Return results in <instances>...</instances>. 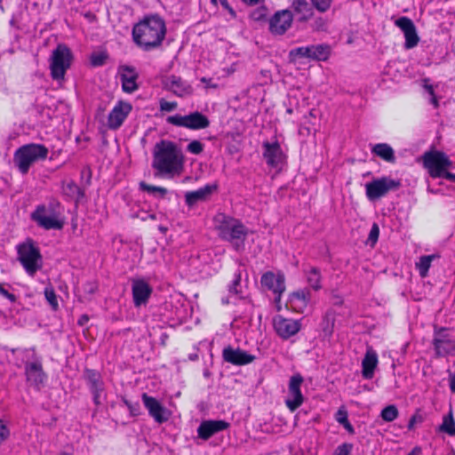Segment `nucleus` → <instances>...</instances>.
<instances>
[{
  "mask_svg": "<svg viewBox=\"0 0 455 455\" xmlns=\"http://www.w3.org/2000/svg\"><path fill=\"white\" fill-rule=\"evenodd\" d=\"M151 166L155 176L173 179L180 176L184 170L185 156L182 149L174 141L161 140L156 142L152 151Z\"/></svg>",
  "mask_w": 455,
  "mask_h": 455,
  "instance_id": "f257e3e1",
  "label": "nucleus"
},
{
  "mask_svg": "<svg viewBox=\"0 0 455 455\" xmlns=\"http://www.w3.org/2000/svg\"><path fill=\"white\" fill-rule=\"evenodd\" d=\"M165 35V22L157 14L146 16L132 28L134 43L144 51H151L159 47Z\"/></svg>",
  "mask_w": 455,
  "mask_h": 455,
  "instance_id": "f03ea898",
  "label": "nucleus"
},
{
  "mask_svg": "<svg viewBox=\"0 0 455 455\" xmlns=\"http://www.w3.org/2000/svg\"><path fill=\"white\" fill-rule=\"evenodd\" d=\"M219 236L232 243L235 251L244 247V241L248 235V228L241 220L224 213H219L214 218Z\"/></svg>",
  "mask_w": 455,
  "mask_h": 455,
  "instance_id": "7ed1b4c3",
  "label": "nucleus"
},
{
  "mask_svg": "<svg viewBox=\"0 0 455 455\" xmlns=\"http://www.w3.org/2000/svg\"><path fill=\"white\" fill-rule=\"evenodd\" d=\"M49 150L43 144L29 143L20 147L13 155V163L21 174H27L31 165L47 158Z\"/></svg>",
  "mask_w": 455,
  "mask_h": 455,
  "instance_id": "20e7f679",
  "label": "nucleus"
},
{
  "mask_svg": "<svg viewBox=\"0 0 455 455\" xmlns=\"http://www.w3.org/2000/svg\"><path fill=\"white\" fill-rule=\"evenodd\" d=\"M60 204L58 201H51L47 205L40 204L31 214V219L36 224L46 229L60 230L63 228L64 222L60 219Z\"/></svg>",
  "mask_w": 455,
  "mask_h": 455,
  "instance_id": "39448f33",
  "label": "nucleus"
},
{
  "mask_svg": "<svg viewBox=\"0 0 455 455\" xmlns=\"http://www.w3.org/2000/svg\"><path fill=\"white\" fill-rule=\"evenodd\" d=\"M17 254L18 260L28 275L34 276L42 268V255L32 239L18 244Z\"/></svg>",
  "mask_w": 455,
  "mask_h": 455,
  "instance_id": "423d86ee",
  "label": "nucleus"
},
{
  "mask_svg": "<svg viewBox=\"0 0 455 455\" xmlns=\"http://www.w3.org/2000/svg\"><path fill=\"white\" fill-rule=\"evenodd\" d=\"M73 54L64 44H60L52 51L49 59V68L53 80H63L68 69L71 67Z\"/></svg>",
  "mask_w": 455,
  "mask_h": 455,
  "instance_id": "0eeeda50",
  "label": "nucleus"
},
{
  "mask_svg": "<svg viewBox=\"0 0 455 455\" xmlns=\"http://www.w3.org/2000/svg\"><path fill=\"white\" fill-rule=\"evenodd\" d=\"M24 354L28 355L31 361L25 362V376L27 382L36 389H40L47 379V374L43 369L42 358L36 354L35 347L22 349Z\"/></svg>",
  "mask_w": 455,
  "mask_h": 455,
  "instance_id": "6e6552de",
  "label": "nucleus"
},
{
  "mask_svg": "<svg viewBox=\"0 0 455 455\" xmlns=\"http://www.w3.org/2000/svg\"><path fill=\"white\" fill-rule=\"evenodd\" d=\"M402 186L400 180H394L388 176L374 179L365 184V194L370 201H376L385 196L390 191H395Z\"/></svg>",
  "mask_w": 455,
  "mask_h": 455,
  "instance_id": "1a4fd4ad",
  "label": "nucleus"
},
{
  "mask_svg": "<svg viewBox=\"0 0 455 455\" xmlns=\"http://www.w3.org/2000/svg\"><path fill=\"white\" fill-rule=\"evenodd\" d=\"M432 346L435 357L455 356V339L445 327H434Z\"/></svg>",
  "mask_w": 455,
  "mask_h": 455,
  "instance_id": "9d476101",
  "label": "nucleus"
},
{
  "mask_svg": "<svg viewBox=\"0 0 455 455\" xmlns=\"http://www.w3.org/2000/svg\"><path fill=\"white\" fill-rule=\"evenodd\" d=\"M331 54V48L328 44H311L293 48L289 52V57L292 60L298 59H309L312 60L324 61Z\"/></svg>",
  "mask_w": 455,
  "mask_h": 455,
  "instance_id": "9b49d317",
  "label": "nucleus"
},
{
  "mask_svg": "<svg viewBox=\"0 0 455 455\" xmlns=\"http://www.w3.org/2000/svg\"><path fill=\"white\" fill-rule=\"evenodd\" d=\"M167 122L178 127L201 130L210 126L209 118L201 112L195 111L186 116L176 114L167 117Z\"/></svg>",
  "mask_w": 455,
  "mask_h": 455,
  "instance_id": "f8f14e48",
  "label": "nucleus"
},
{
  "mask_svg": "<svg viewBox=\"0 0 455 455\" xmlns=\"http://www.w3.org/2000/svg\"><path fill=\"white\" fill-rule=\"evenodd\" d=\"M272 324L276 335L283 340L295 336L302 328L301 320L286 318L282 315H275Z\"/></svg>",
  "mask_w": 455,
  "mask_h": 455,
  "instance_id": "ddd939ff",
  "label": "nucleus"
},
{
  "mask_svg": "<svg viewBox=\"0 0 455 455\" xmlns=\"http://www.w3.org/2000/svg\"><path fill=\"white\" fill-rule=\"evenodd\" d=\"M84 378L92 395L93 403L97 406L100 405L106 397L105 383L100 372L92 369H85Z\"/></svg>",
  "mask_w": 455,
  "mask_h": 455,
  "instance_id": "4468645a",
  "label": "nucleus"
},
{
  "mask_svg": "<svg viewBox=\"0 0 455 455\" xmlns=\"http://www.w3.org/2000/svg\"><path fill=\"white\" fill-rule=\"evenodd\" d=\"M302 383L303 378L300 374L292 375L289 380L285 405L291 412L295 411L304 402V396L300 390Z\"/></svg>",
  "mask_w": 455,
  "mask_h": 455,
  "instance_id": "2eb2a0df",
  "label": "nucleus"
},
{
  "mask_svg": "<svg viewBox=\"0 0 455 455\" xmlns=\"http://www.w3.org/2000/svg\"><path fill=\"white\" fill-rule=\"evenodd\" d=\"M141 399L150 417L158 424H163L171 417L170 411L164 407L156 398L143 393Z\"/></svg>",
  "mask_w": 455,
  "mask_h": 455,
  "instance_id": "dca6fc26",
  "label": "nucleus"
},
{
  "mask_svg": "<svg viewBox=\"0 0 455 455\" xmlns=\"http://www.w3.org/2000/svg\"><path fill=\"white\" fill-rule=\"evenodd\" d=\"M443 152L442 151H427L423 156V165L428 170V173L432 178H441L445 172L443 169Z\"/></svg>",
  "mask_w": 455,
  "mask_h": 455,
  "instance_id": "f3484780",
  "label": "nucleus"
},
{
  "mask_svg": "<svg viewBox=\"0 0 455 455\" xmlns=\"http://www.w3.org/2000/svg\"><path fill=\"white\" fill-rule=\"evenodd\" d=\"M292 14L288 10L277 11L269 20V31L273 35H283L291 26Z\"/></svg>",
  "mask_w": 455,
  "mask_h": 455,
  "instance_id": "a211bd4d",
  "label": "nucleus"
},
{
  "mask_svg": "<svg viewBox=\"0 0 455 455\" xmlns=\"http://www.w3.org/2000/svg\"><path fill=\"white\" fill-rule=\"evenodd\" d=\"M222 358L226 363L242 366L252 363L256 357L239 347L234 348L231 346H228L222 350Z\"/></svg>",
  "mask_w": 455,
  "mask_h": 455,
  "instance_id": "6ab92c4d",
  "label": "nucleus"
},
{
  "mask_svg": "<svg viewBox=\"0 0 455 455\" xmlns=\"http://www.w3.org/2000/svg\"><path fill=\"white\" fill-rule=\"evenodd\" d=\"M395 24L403 33L405 37L404 48L412 49L418 45L419 37L417 34L416 27L413 21L408 17H400L395 20Z\"/></svg>",
  "mask_w": 455,
  "mask_h": 455,
  "instance_id": "aec40b11",
  "label": "nucleus"
},
{
  "mask_svg": "<svg viewBox=\"0 0 455 455\" xmlns=\"http://www.w3.org/2000/svg\"><path fill=\"white\" fill-rule=\"evenodd\" d=\"M262 148L263 158L268 166L275 168L283 162L285 155L276 140L274 142L264 141Z\"/></svg>",
  "mask_w": 455,
  "mask_h": 455,
  "instance_id": "412c9836",
  "label": "nucleus"
},
{
  "mask_svg": "<svg viewBox=\"0 0 455 455\" xmlns=\"http://www.w3.org/2000/svg\"><path fill=\"white\" fill-rule=\"evenodd\" d=\"M132 109L129 102L118 101L108 116V126L111 130L118 129Z\"/></svg>",
  "mask_w": 455,
  "mask_h": 455,
  "instance_id": "4be33fe9",
  "label": "nucleus"
},
{
  "mask_svg": "<svg viewBox=\"0 0 455 455\" xmlns=\"http://www.w3.org/2000/svg\"><path fill=\"white\" fill-rule=\"evenodd\" d=\"M151 286L143 279L132 281V292L133 304L136 307L146 305L152 294Z\"/></svg>",
  "mask_w": 455,
  "mask_h": 455,
  "instance_id": "5701e85b",
  "label": "nucleus"
},
{
  "mask_svg": "<svg viewBox=\"0 0 455 455\" xmlns=\"http://www.w3.org/2000/svg\"><path fill=\"white\" fill-rule=\"evenodd\" d=\"M164 87L178 97L189 95L193 92L192 86L180 76L171 75L164 78Z\"/></svg>",
  "mask_w": 455,
  "mask_h": 455,
  "instance_id": "b1692460",
  "label": "nucleus"
},
{
  "mask_svg": "<svg viewBox=\"0 0 455 455\" xmlns=\"http://www.w3.org/2000/svg\"><path fill=\"white\" fill-rule=\"evenodd\" d=\"M229 423L225 420H204L197 428L199 438L206 441L215 434L229 427Z\"/></svg>",
  "mask_w": 455,
  "mask_h": 455,
  "instance_id": "393cba45",
  "label": "nucleus"
},
{
  "mask_svg": "<svg viewBox=\"0 0 455 455\" xmlns=\"http://www.w3.org/2000/svg\"><path fill=\"white\" fill-rule=\"evenodd\" d=\"M260 283L274 293H283L285 291V277L283 273L275 275L272 271H267L262 275Z\"/></svg>",
  "mask_w": 455,
  "mask_h": 455,
  "instance_id": "a878e982",
  "label": "nucleus"
},
{
  "mask_svg": "<svg viewBox=\"0 0 455 455\" xmlns=\"http://www.w3.org/2000/svg\"><path fill=\"white\" fill-rule=\"evenodd\" d=\"M378 363L379 359L376 351L372 347L367 348L362 361V376L364 379H371L373 378Z\"/></svg>",
  "mask_w": 455,
  "mask_h": 455,
  "instance_id": "bb28decb",
  "label": "nucleus"
},
{
  "mask_svg": "<svg viewBox=\"0 0 455 455\" xmlns=\"http://www.w3.org/2000/svg\"><path fill=\"white\" fill-rule=\"evenodd\" d=\"M311 299V292L307 288H303L291 292L289 296V302L296 312L302 313Z\"/></svg>",
  "mask_w": 455,
  "mask_h": 455,
  "instance_id": "cd10ccee",
  "label": "nucleus"
},
{
  "mask_svg": "<svg viewBox=\"0 0 455 455\" xmlns=\"http://www.w3.org/2000/svg\"><path fill=\"white\" fill-rule=\"evenodd\" d=\"M216 188V185L208 184L197 190L187 192L185 194L186 204L192 207L198 202L205 201Z\"/></svg>",
  "mask_w": 455,
  "mask_h": 455,
  "instance_id": "c85d7f7f",
  "label": "nucleus"
},
{
  "mask_svg": "<svg viewBox=\"0 0 455 455\" xmlns=\"http://www.w3.org/2000/svg\"><path fill=\"white\" fill-rule=\"evenodd\" d=\"M61 190L67 200L76 203H79L84 196V191L74 180L63 181Z\"/></svg>",
  "mask_w": 455,
  "mask_h": 455,
  "instance_id": "c756f323",
  "label": "nucleus"
},
{
  "mask_svg": "<svg viewBox=\"0 0 455 455\" xmlns=\"http://www.w3.org/2000/svg\"><path fill=\"white\" fill-rule=\"evenodd\" d=\"M372 155L379 157L383 161L395 164L396 161L395 153L393 148L387 143H378L371 147Z\"/></svg>",
  "mask_w": 455,
  "mask_h": 455,
  "instance_id": "7c9ffc66",
  "label": "nucleus"
},
{
  "mask_svg": "<svg viewBox=\"0 0 455 455\" xmlns=\"http://www.w3.org/2000/svg\"><path fill=\"white\" fill-rule=\"evenodd\" d=\"M303 272L307 283L313 290L318 291L322 288V275L319 267L308 266L303 269Z\"/></svg>",
  "mask_w": 455,
  "mask_h": 455,
  "instance_id": "2f4dec72",
  "label": "nucleus"
},
{
  "mask_svg": "<svg viewBox=\"0 0 455 455\" xmlns=\"http://www.w3.org/2000/svg\"><path fill=\"white\" fill-rule=\"evenodd\" d=\"M335 318L332 314L326 313L321 323L322 331L326 338L331 337L334 331Z\"/></svg>",
  "mask_w": 455,
  "mask_h": 455,
  "instance_id": "473e14b6",
  "label": "nucleus"
},
{
  "mask_svg": "<svg viewBox=\"0 0 455 455\" xmlns=\"http://www.w3.org/2000/svg\"><path fill=\"white\" fill-rule=\"evenodd\" d=\"M435 258V255H427L420 257L419 261L417 263V268L421 277H426L427 275L431 262Z\"/></svg>",
  "mask_w": 455,
  "mask_h": 455,
  "instance_id": "72a5a7b5",
  "label": "nucleus"
},
{
  "mask_svg": "<svg viewBox=\"0 0 455 455\" xmlns=\"http://www.w3.org/2000/svg\"><path fill=\"white\" fill-rule=\"evenodd\" d=\"M439 431L451 436L455 435V421L451 414L443 417V423L439 426Z\"/></svg>",
  "mask_w": 455,
  "mask_h": 455,
  "instance_id": "f704fd0d",
  "label": "nucleus"
},
{
  "mask_svg": "<svg viewBox=\"0 0 455 455\" xmlns=\"http://www.w3.org/2000/svg\"><path fill=\"white\" fill-rule=\"evenodd\" d=\"M242 277L241 272L237 271L234 275V279L231 283L228 285V292L230 294H234L238 296L239 298H243V291H242Z\"/></svg>",
  "mask_w": 455,
  "mask_h": 455,
  "instance_id": "c9c22d12",
  "label": "nucleus"
},
{
  "mask_svg": "<svg viewBox=\"0 0 455 455\" xmlns=\"http://www.w3.org/2000/svg\"><path fill=\"white\" fill-rule=\"evenodd\" d=\"M137 76L135 75H132L128 76L126 75L121 76L122 88L125 92L132 93L135 90H137L138 85L136 84Z\"/></svg>",
  "mask_w": 455,
  "mask_h": 455,
  "instance_id": "e433bc0d",
  "label": "nucleus"
},
{
  "mask_svg": "<svg viewBox=\"0 0 455 455\" xmlns=\"http://www.w3.org/2000/svg\"><path fill=\"white\" fill-rule=\"evenodd\" d=\"M399 415L398 409L395 405H388L385 407L380 413L382 419L386 422L394 421Z\"/></svg>",
  "mask_w": 455,
  "mask_h": 455,
  "instance_id": "4c0bfd02",
  "label": "nucleus"
},
{
  "mask_svg": "<svg viewBox=\"0 0 455 455\" xmlns=\"http://www.w3.org/2000/svg\"><path fill=\"white\" fill-rule=\"evenodd\" d=\"M292 7L294 11L299 13H303L302 19H307L310 15V8L307 3V0H293Z\"/></svg>",
  "mask_w": 455,
  "mask_h": 455,
  "instance_id": "58836bf2",
  "label": "nucleus"
},
{
  "mask_svg": "<svg viewBox=\"0 0 455 455\" xmlns=\"http://www.w3.org/2000/svg\"><path fill=\"white\" fill-rule=\"evenodd\" d=\"M268 13V8L266 5L261 4L251 12L250 17L255 21H262L267 19Z\"/></svg>",
  "mask_w": 455,
  "mask_h": 455,
  "instance_id": "ea45409f",
  "label": "nucleus"
},
{
  "mask_svg": "<svg viewBox=\"0 0 455 455\" xmlns=\"http://www.w3.org/2000/svg\"><path fill=\"white\" fill-rule=\"evenodd\" d=\"M108 59V54L106 52H93L91 55L90 60L91 64L93 67H100L105 64L106 60Z\"/></svg>",
  "mask_w": 455,
  "mask_h": 455,
  "instance_id": "a19ab883",
  "label": "nucleus"
},
{
  "mask_svg": "<svg viewBox=\"0 0 455 455\" xmlns=\"http://www.w3.org/2000/svg\"><path fill=\"white\" fill-rule=\"evenodd\" d=\"M354 449V445L351 443H343L336 447L331 455H350Z\"/></svg>",
  "mask_w": 455,
  "mask_h": 455,
  "instance_id": "79ce46f5",
  "label": "nucleus"
},
{
  "mask_svg": "<svg viewBox=\"0 0 455 455\" xmlns=\"http://www.w3.org/2000/svg\"><path fill=\"white\" fill-rule=\"evenodd\" d=\"M44 296L48 303L51 305L53 310H56L59 307L57 296L52 288L44 289Z\"/></svg>",
  "mask_w": 455,
  "mask_h": 455,
  "instance_id": "37998d69",
  "label": "nucleus"
},
{
  "mask_svg": "<svg viewBox=\"0 0 455 455\" xmlns=\"http://www.w3.org/2000/svg\"><path fill=\"white\" fill-rule=\"evenodd\" d=\"M122 402L128 408L131 416L136 417L140 414V405L138 402L132 403L125 397L122 398Z\"/></svg>",
  "mask_w": 455,
  "mask_h": 455,
  "instance_id": "c03bdc74",
  "label": "nucleus"
},
{
  "mask_svg": "<svg viewBox=\"0 0 455 455\" xmlns=\"http://www.w3.org/2000/svg\"><path fill=\"white\" fill-rule=\"evenodd\" d=\"M204 148V145L199 140H192L187 146V151L193 155H200Z\"/></svg>",
  "mask_w": 455,
  "mask_h": 455,
  "instance_id": "a18cd8bd",
  "label": "nucleus"
},
{
  "mask_svg": "<svg viewBox=\"0 0 455 455\" xmlns=\"http://www.w3.org/2000/svg\"><path fill=\"white\" fill-rule=\"evenodd\" d=\"M379 235V228L377 223H373L368 235L367 243L373 247L378 241Z\"/></svg>",
  "mask_w": 455,
  "mask_h": 455,
  "instance_id": "49530a36",
  "label": "nucleus"
},
{
  "mask_svg": "<svg viewBox=\"0 0 455 455\" xmlns=\"http://www.w3.org/2000/svg\"><path fill=\"white\" fill-rule=\"evenodd\" d=\"M313 6L321 12H326L331 4V0H311Z\"/></svg>",
  "mask_w": 455,
  "mask_h": 455,
  "instance_id": "de8ad7c7",
  "label": "nucleus"
},
{
  "mask_svg": "<svg viewBox=\"0 0 455 455\" xmlns=\"http://www.w3.org/2000/svg\"><path fill=\"white\" fill-rule=\"evenodd\" d=\"M10 436V429L3 419H0V446Z\"/></svg>",
  "mask_w": 455,
  "mask_h": 455,
  "instance_id": "09e8293b",
  "label": "nucleus"
},
{
  "mask_svg": "<svg viewBox=\"0 0 455 455\" xmlns=\"http://www.w3.org/2000/svg\"><path fill=\"white\" fill-rule=\"evenodd\" d=\"M139 187L141 191L147 192L154 196H157L158 190H151L149 188H157L158 186L149 185V184L146 183L145 181H140L139 184Z\"/></svg>",
  "mask_w": 455,
  "mask_h": 455,
  "instance_id": "8fccbe9b",
  "label": "nucleus"
},
{
  "mask_svg": "<svg viewBox=\"0 0 455 455\" xmlns=\"http://www.w3.org/2000/svg\"><path fill=\"white\" fill-rule=\"evenodd\" d=\"M335 419L340 425L347 419H348L347 411L344 407L339 408L338 411L335 413Z\"/></svg>",
  "mask_w": 455,
  "mask_h": 455,
  "instance_id": "3c124183",
  "label": "nucleus"
},
{
  "mask_svg": "<svg viewBox=\"0 0 455 455\" xmlns=\"http://www.w3.org/2000/svg\"><path fill=\"white\" fill-rule=\"evenodd\" d=\"M177 108V103L174 101H167L165 100H160V109L162 111L171 112Z\"/></svg>",
  "mask_w": 455,
  "mask_h": 455,
  "instance_id": "603ef678",
  "label": "nucleus"
},
{
  "mask_svg": "<svg viewBox=\"0 0 455 455\" xmlns=\"http://www.w3.org/2000/svg\"><path fill=\"white\" fill-rule=\"evenodd\" d=\"M0 295L6 298L12 303H14L17 299L16 296L13 293L9 292L6 289H4L2 283H0Z\"/></svg>",
  "mask_w": 455,
  "mask_h": 455,
  "instance_id": "864d4df0",
  "label": "nucleus"
},
{
  "mask_svg": "<svg viewBox=\"0 0 455 455\" xmlns=\"http://www.w3.org/2000/svg\"><path fill=\"white\" fill-rule=\"evenodd\" d=\"M220 4L223 8H225L226 10L228 11V12L233 16L235 17V12L234 11V9L230 6L228 0H220Z\"/></svg>",
  "mask_w": 455,
  "mask_h": 455,
  "instance_id": "5fc2aeb1",
  "label": "nucleus"
},
{
  "mask_svg": "<svg viewBox=\"0 0 455 455\" xmlns=\"http://www.w3.org/2000/svg\"><path fill=\"white\" fill-rule=\"evenodd\" d=\"M341 426H343V427L350 434V435H354L355 434V428L354 427L352 426V424L349 422L348 419H347L345 422H343L341 424Z\"/></svg>",
  "mask_w": 455,
  "mask_h": 455,
  "instance_id": "6e6d98bb",
  "label": "nucleus"
},
{
  "mask_svg": "<svg viewBox=\"0 0 455 455\" xmlns=\"http://www.w3.org/2000/svg\"><path fill=\"white\" fill-rule=\"evenodd\" d=\"M150 189L151 190H158L156 197H160V198H164L168 193V189L164 187H158L157 188H150Z\"/></svg>",
  "mask_w": 455,
  "mask_h": 455,
  "instance_id": "4d7b16f0",
  "label": "nucleus"
},
{
  "mask_svg": "<svg viewBox=\"0 0 455 455\" xmlns=\"http://www.w3.org/2000/svg\"><path fill=\"white\" fill-rule=\"evenodd\" d=\"M443 169L445 171H448L449 168H451L452 167V161L450 160V158L448 157V156L443 153Z\"/></svg>",
  "mask_w": 455,
  "mask_h": 455,
  "instance_id": "13d9d810",
  "label": "nucleus"
},
{
  "mask_svg": "<svg viewBox=\"0 0 455 455\" xmlns=\"http://www.w3.org/2000/svg\"><path fill=\"white\" fill-rule=\"evenodd\" d=\"M275 295V306H276V309L277 311H280L282 307H281V298H282V295L283 293H274Z\"/></svg>",
  "mask_w": 455,
  "mask_h": 455,
  "instance_id": "bf43d9fd",
  "label": "nucleus"
},
{
  "mask_svg": "<svg viewBox=\"0 0 455 455\" xmlns=\"http://www.w3.org/2000/svg\"><path fill=\"white\" fill-rule=\"evenodd\" d=\"M442 178H444L446 180H449L451 181H453L455 182V173H451L448 171H445L443 173V177Z\"/></svg>",
  "mask_w": 455,
  "mask_h": 455,
  "instance_id": "052dcab7",
  "label": "nucleus"
},
{
  "mask_svg": "<svg viewBox=\"0 0 455 455\" xmlns=\"http://www.w3.org/2000/svg\"><path fill=\"white\" fill-rule=\"evenodd\" d=\"M96 285L94 283H87L84 287V291L90 294L93 293L96 290Z\"/></svg>",
  "mask_w": 455,
  "mask_h": 455,
  "instance_id": "680f3d73",
  "label": "nucleus"
},
{
  "mask_svg": "<svg viewBox=\"0 0 455 455\" xmlns=\"http://www.w3.org/2000/svg\"><path fill=\"white\" fill-rule=\"evenodd\" d=\"M245 4L254 6L262 4L264 0H242Z\"/></svg>",
  "mask_w": 455,
  "mask_h": 455,
  "instance_id": "e2e57ef3",
  "label": "nucleus"
},
{
  "mask_svg": "<svg viewBox=\"0 0 455 455\" xmlns=\"http://www.w3.org/2000/svg\"><path fill=\"white\" fill-rule=\"evenodd\" d=\"M450 388L455 394V372L450 377Z\"/></svg>",
  "mask_w": 455,
  "mask_h": 455,
  "instance_id": "0e129e2a",
  "label": "nucleus"
},
{
  "mask_svg": "<svg viewBox=\"0 0 455 455\" xmlns=\"http://www.w3.org/2000/svg\"><path fill=\"white\" fill-rule=\"evenodd\" d=\"M422 450L419 446H415L407 455H420Z\"/></svg>",
  "mask_w": 455,
  "mask_h": 455,
  "instance_id": "69168bd1",
  "label": "nucleus"
},
{
  "mask_svg": "<svg viewBox=\"0 0 455 455\" xmlns=\"http://www.w3.org/2000/svg\"><path fill=\"white\" fill-rule=\"evenodd\" d=\"M140 219H141L142 220H148V219H149V220H156V214H154V213H150V214H148V213H145L143 216H141V217H140Z\"/></svg>",
  "mask_w": 455,
  "mask_h": 455,
  "instance_id": "338daca9",
  "label": "nucleus"
},
{
  "mask_svg": "<svg viewBox=\"0 0 455 455\" xmlns=\"http://www.w3.org/2000/svg\"><path fill=\"white\" fill-rule=\"evenodd\" d=\"M424 88L429 93V95H434L435 94L433 85L425 84Z\"/></svg>",
  "mask_w": 455,
  "mask_h": 455,
  "instance_id": "774afa93",
  "label": "nucleus"
}]
</instances>
